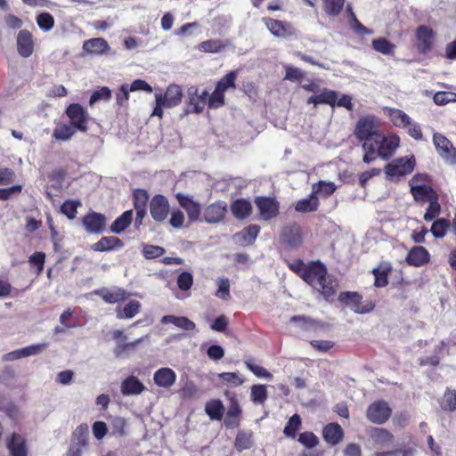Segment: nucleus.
<instances>
[{
  "instance_id": "nucleus-45",
  "label": "nucleus",
  "mask_w": 456,
  "mask_h": 456,
  "mask_svg": "<svg viewBox=\"0 0 456 456\" xmlns=\"http://www.w3.org/2000/svg\"><path fill=\"white\" fill-rule=\"evenodd\" d=\"M372 47L378 53L390 55L395 53V45L385 37H379L372 40Z\"/></svg>"
},
{
  "instance_id": "nucleus-19",
  "label": "nucleus",
  "mask_w": 456,
  "mask_h": 456,
  "mask_svg": "<svg viewBox=\"0 0 456 456\" xmlns=\"http://www.w3.org/2000/svg\"><path fill=\"white\" fill-rule=\"evenodd\" d=\"M260 230V225L252 224L236 232L233 235V239L236 243L241 247L251 246L255 243L257 236L259 235Z\"/></svg>"
},
{
  "instance_id": "nucleus-43",
  "label": "nucleus",
  "mask_w": 456,
  "mask_h": 456,
  "mask_svg": "<svg viewBox=\"0 0 456 456\" xmlns=\"http://www.w3.org/2000/svg\"><path fill=\"white\" fill-rule=\"evenodd\" d=\"M141 309V303L137 300L129 301L121 310L117 309V317L118 319H131L134 317Z\"/></svg>"
},
{
  "instance_id": "nucleus-1",
  "label": "nucleus",
  "mask_w": 456,
  "mask_h": 456,
  "mask_svg": "<svg viewBox=\"0 0 456 456\" xmlns=\"http://www.w3.org/2000/svg\"><path fill=\"white\" fill-rule=\"evenodd\" d=\"M289 268L310 285L330 304L335 301L339 282L336 277L330 275L326 265L320 260L305 263L302 259H297L293 263H288Z\"/></svg>"
},
{
  "instance_id": "nucleus-32",
  "label": "nucleus",
  "mask_w": 456,
  "mask_h": 456,
  "mask_svg": "<svg viewBox=\"0 0 456 456\" xmlns=\"http://www.w3.org/2000/svg\"><path fill=\"white\" fill-rule=\"evenodd\" d=\"M11 456H27L26 440L19 434L13 433L7 444Z\"/></svg>"
},
{
  "instance_id": "nucleus-10",
  "label": "nucleus",
  "mask_w": 456,
  "mask_h": 456,
  "mask_svg": "<svg viewBox=\"0 0 456 456\" xmlns=\"http://www.w3.org/2000/svg\"><path fill=\"white\" fill-rule=\"evenodd\" d=\"M392 415V409L385 400H378L370 403L366 411V417L373 424L386 423Z\"/></svg>"
},
{
  "instance_id": "nucleus-47",
  "label": "nucleus",
  "mask_w": 456,
  "mask_h": 456,
  "mask_svg": "<svg viewBox=\"0 0 456 456\" xmlns=\"http://www.w3.org/2000/svg\"><path fill=\"white\" fill-rule=\"evenodd\" d=\"M238 76L237 70H232L226 75H224L216 86V88L225 93L229 88H235V81Z\"/></svg>"
},
{
  "instance_id": "nucleus-28",
  "label": "nucleus",
  "mask_w": 456,
  "mask_h": 456,
  "mask_svg": "<svg viewBox=\"0 0 456 456\" xmlns=\"http://www.w3.org/2000/svg\"><path fill=\"white\" fill-rule=\"evenodd\" d=\"M153 380L157 386L169 388L175 383L176 374L172 369L163 367L155 371Z\"/></svg>"
},
{
  "instance_id": "nucleus-49",
  "label": "nucleus",
  "mask_w": 456,
  "mask_h": 456,
  "mask_svg": "<svg viewBox=\"0 0 456 456\" xmlns=\"http://www.w3.org/2000/svg\"><path fill=\"white\" fill-rule=\"evenodd\" d=\"M441 213V205L439 203V195L428 201V207L424 214V220L430 222L435 220Z\"/></svg>"
},
{
  "instance_id": "nucleus-56",
  "label": "nucleus",
  "mask_w": 456,
  "mask_h": 456,
  "mask_svg": "<svg viewBox=\"0 0 456 456\" xmlns=\"http://www.w3.org/2000/svg\"><path fill=\"white\" fill-rule=\"evenodd\" d=\"M345 0H324L323 7L328 15L337 16L343 10Z\"/></svg>"
},
{
  "instance_id": "nucleus-9",
  "label": "nucleus",
  "mask_w": 456,
  "mask_h": 456,
  "mask_svg": "<svg viewBox=\"0 0 456 456\" xmlns=\"http://www.w3.org/2000/svg\"><path fill=\"white\" fill-rule=\"evenodd\" d=\"M415 47L417 51L419 53L426 55L434 48L436 32L433 28L426 25H419L415 30Z\"/></svg>"
},
{
  "instance_id": "nucleus-40",
  "label": "nucleus",
  "mask_w": 456,
  "mask_h": 456,
  "mask_svg": "<svg viewBox=\"0 0 456 456\" xmlns=\"http://www.w3.org/2000/svg\"><path fill=\"white\" fill-rule=\"evenodd\" d=\"M439 405L444 411H456V390L447 387L439 399Z\"/></svg>"
},
{
  "instance_id": "nucleus-11",
  "label": "nucleus",
  "mask_w": 456,
  "mask_h": 456,
  "mask_svg": "<svg viewBox=\"0 0 456 456\" xmlns=\"http://www.w3.org/2000/svg\"><path fill=\"white\" fill-rule=\"evenodd\" d=\"M282 246L287 249H294L303 243V233L297 223L286 224L280 236Z\"/></svg>"
},
{
  "instance_id": "nucleus-42",
  "label": "nucleus",
  "mask_w": 456,
  "mask_h": 456,
  "mask_svg": "<svg viewBox=\"0 0 456 456\" xmlns=\"http://www.w3.org/2000/svg\"><path fill=\"white\" fill-rule=\"evenodd\" d=\"M76 128L71 124L60 123L53 132V136L58 141H68L76 133Z\"/></svg>"
},
{
  "instance_id": "nucleus-38",
  "label": "nucleus",
  "mask_w": 456,
  "mask_h": 456,
  "mask_svg": "<svg viewBox=\"0 0 456 456\" xmlns=\"http://www.w3.org/2000/svg\"><path fill=\"white\" fill-rule=\"evenodd\" d=\"M253 444V433L252 431L240 430L238 432L235 440L234 447L238 452L250 449Z\"/></svg>"
},
{
  "instance_id": "nucleus-57",
  "label": "nucleus",
  "mask_w": 456,
  "mask_h": 456,
  "mask_svg": "<svg viewBox=\"0 0 456 456\" xmlns=\"http://www.w3.org/2000/svg\"><path fill=\"white\" fill-rule=\"evenodd\" d=\"M371 436L379 444H388L394 441L393 434L385 428H375Z\"/></svg>"
},
{
  "instance_id": "nucleus-16",
  "label": "nucleus",
  "mask_w": 456,
  "mask_h": 456,
  "mask_svg": "<svg viewBox=\"0 0 456 456\" xmlns=\"http://www.w3.org/2000/svg\"><path fill=\"white\" fill-rule=\"evenodd\" d=\"M433 142L435 147L440 156L446 160L456 163V149L452 143L444 135L439 133H435L433 135Z\"/></svg>"
},
{
  "instance_id": "nucleus-60",
  "label": "nucleus",
  "mask_w": 456,
  "mask_h": 456,
  "mask_svg": "<svg viewBox=\"0 0 456 456\" xmlns=\"http://www.w3.org/2000/svg\"><path fill=\"white\" fill-rule=\"evenodd\" d=\"M80 205L79 201L75 200H66L61 206V211L69 219L72 220L76 217L77 213V208Z\"/></svg>"
},
{
  "instance_id": "nucleus-63",
  "label": "nucleus",
  "mask_w": 456,
  "mask_h": 456,
  "mask_svg": "<svg viewBox=\"0 0 456 456\" xmlns=\"http://www.w3.org/2000/svg\"><path fill=\"white\" fill-rule=\"evenodd\" d=\"M219 379L232 387L240 386L244 380L237 372H222L218 375Z\"/></svg>"
},
{
  "instance_id": "nucleus-17",
  "label": "nucleus",
  "mask_w": 456,
  "mask_h": 456,
  "mask_svg": "<svg viewBox=\"0 0 456 456\" xmlns=\"http://www.w3.org/2000/svg\"><path fill=\"white\" fill-rule=\"evenodd\" d=\"M227 213V204L224 201L217 200L208 205L203 212V218L208 224H217L222 222Z\"/></svg>"
},
{
  "instance_id": "nucleus-18",
  "label": "nucleus",
  "mask_w": 456,
  "mask_h": 456,
  "mask_svg": "<svg viewBox=\"0 0 456 456\" xmlns=\"http://www.w3.org/2000/svg\"><path fill=\"white\" fill-rule=\"evenodd\" d=\"M431 256L423 246H413L408 252L405 262L413 267H421L430 263Z\"/></svg>"
},
{
  "instance_id": "nucleus-31",
  "label": "nucleus",
  "mask_w": 456,
  "mask_h": 456,
  "mask_svg": "<svg viewBox=\"0 0 456 456\" xmlns=\"http://www.w3.org/2000/svg\"><path fill=\"white\" fill-rule=\"evenodd\" d=\"M110 49L108 42L102 37L91 38L84 42L83 50L90 54L101 55Z\"/></svg>"
},
{
  "instance_id": "nucleus-30",
  "label": "nucleus",
  "mask_w": 456,
  "mask_h": 456,
  "mask_svg": "<svg viewBox=\"0 0 456 456\" xmlns=\"http://www.w3.org/2000/svg\"><path fill=\"white\" fill-rule=\"evenodd\" d=\"M95 294L100 296L102 300L108 304L124 302L129 297L127 291L121 288H117L113 290L107 289H99L95 291Z\"/></svg>"
},
{
  "instance_id": "nucleus-2",
  "label": "nucleus",
  "mask_w": 456,
  "mask_h": 456,
  "mask_svg": "<svg viewBox=\"0 0 456 456\" xmlns=\"http://www.w3.org/2000/svg\"><path fill=\"white\" fill-rule=\"evenodd\" d=\"M362 146L364 151V163L370 164L378 157L388 160L399 148L400 137L394 133L386 135L381 132L371 142L362 143Z\"/></svg>"
},
{
  "instance_id": "nucleus-22",
  "label": "nucleus",
  "mask_w": 456,
  "mask_h": 456,
  "mask_svg": "<svg viewBox=\"0 0 456 456\" xmlns=\"http://www.w3.org/2000/svg\"><path fill=\"white\" fill-rule=\"evenodd\" d=\"M344 436L342 427L337 422L329 423L322 428V437L331 446L338 444L343 440Z\"/></svg>"
},
{
  "instance_id": "nucleus-44",
  "label": "nucleus",
  "mask_w": 456,
  "mask_h": 456,
  "mask_svg": "<svg viewBox=\"0 0 456 456\" xmlns=\"http://www.w3.org/2000/svg\"><path fill=\"white\" fill-rule=\"evenodd\" d=\"M302 425L301 418L298 414L292 415L288 422L286 423V426L283 429V434L285 436L295 439L297 436V432L299 430Z\"/></svg>"
},
{
  "instance_id": "nucleus-4",
  "label": "nucleus",
  "mask_w": 456,
  "mask_h": 456,
  "mask_svg": "<svg viewBox=\"0 0 456 456\" xmlns=\"http://www.w3.org/2000/svg\"><path fill=\"white\" fill-rule=\"evenodd\" d=\"M381 125V119L374 114L361 116L355 123L354 134L362 143L371 142L382 132Z\"/></svg>"
},
{
  "instance_id": "nucleus-52",
  "label": "nucleus",
  "mask_w": 456,
  "mask_h": 456,
  "mask_svg": "<svg viewBox=\"0 0 456 456\" xmlns=\"http://www.w3.org/2000/svg\"><path fill=\"white\" fill-rule=\"evenodd\" d=\"M37 26L44 31L51 30L55 24L53 16L50 12H41L36 17Z\"/></svg>"
},
{
  "instance_id": "nucleus-37",
  "label": "nucleus",
  "mask_w": 456,
  "mask_h": 456,
  "mask_svg": "<svg viewBox=\"0 0 456 456\" xmlns=\"http://www.w3.org/2000/svg\"><path fill=\"white\" fill-rule=\"evenodd\" d=\"M338 100V94L332 90H325L317 95L310 96L307 100V103L317 104H329L331 107L336 105Z\"/></svg>"
},
{
  "instance_id": "nucleus-14",
  "label": "nucleus",
  "mask_w": 456,
  "mask_h": 456,
  "mask_svg": "<svg viewBox=\"0 0 456 456\" xmlns=\"http://www.w3.org/2000/svg\"><path fill=\"white\" fill-rule=\"evenodd\" d=\"M415 159L413 156L411 158H399L394 162L388 163L385 167V172L389 176H403L411 174L415 167Z\"/></svg>"
},
{
  "instance_id": "nucleus-25",
  "label": "nucleus",
  "mask_w": 456,
  "mask_h": 456,
  "mask_svg": "<svg viewBox=\"0 0 456 456\" xmlns=\"http://www.w3.org/2000/svg\"><path fill=\"white\" fill-rule=\"evenodd\" d=\"M393 271L390 262H380L379 265L371 271L374 276V287L384 288L388 285V277Z\"/></svg>"
},
{
  "instance_id": "nucleus-36",
  "label": "nucleus",
  "mask_w": 456,
  "mask_h": 456,
  "mask_svg": "<svg viewBox=\"0 0 456 456\" xmlns=\"http://www.w3.org/2000/svg\"><path fill=\"white\" fill-rule=\"evenodd\" d=\"M161 323H172L183 330H193L196 329V324L185 316L165 315L161 319Z\"/></svg>"
},
{
  "instance_id": "nucleus-48",
  "label": "nucleus",
  "mask_w": 456,
  "mask_h": 456,
  "mask_svg": "<svg viewBox=\"0 0 456 456\" xmlns=\"http://www.w3.org/2000/svg\"><path fill=\"white\" fill-rule=\"evenodd\" d=\"M225 48V45L220 39H209L201 42L199 45V49L204 53H216Z\"/></svg>"
},
{
  "instance_id": "nucleus-51",
  "label": "nucleus",
  "mask_w": 456,
  "mask_h": 456,
  "mask_svg": "<svg viewBox=\"0 0 456 456\" xmlns=\"http://www.w3.org/2000/svg\"><path fill=\"white\" fill-rule=\"evenodd\" d=\"M265 385H253L250 391L251 401L255 403H264L267 399Z\"/></svg>"
},
{
  "instance_id": "nucleus-54",
  "label": "nucleus",
  "mask_w": 456,
  "mask_h": 456,
  "mask_svg": "<svg viewBox=\"0 0 456 456\" xmlns=\"http://www.w3.org/2000/svg\"><path fill=\"white\" fill-rule=\"evenodd\" d=\"M225 103L224 93L215 88L211 94H208V107L209 109H218Z\"/></svg>"
},
{
  "instance_id": "nucleus-13",
  "label": "nucleus",
  "mask_w": 456,
  "mask_h": 456,
  "mask_svg": "<svg viewBox=\"0 0 456 456\" xmlns=\"http://www.w3.org/2000/svg\"><path fill=\"white\" fill-rule=\"evenodd\" d=\"M151 218L157 223H163L170 213L167 198L162 194L154 195L149 203Z\"/></svg>"
},
{
  "instance_id": "nucleus-34",
  "label": "nucleus",
  "mask_w": 456,
  "mask_h": 456,
  "mask_svg": "<svg viewBox=\"0 0 456 456\" xmlns=\"http://www.w3.org/2000/svg\"><path fill=\"white\" fill-rule=\"evenodd\" d=\"M89 428L86 423L78 425L72 433L71 444L81 449L85 448L88 443Z\"/></svg>"
},
{
  "instance_id": "nucleus-15",
  "label": "nucleus",
  "mask_w": 456,
  "mask_h": 456,
  "mask_svg": "<svg viewBox=\"0 0 456 456\" xmlns=\"http://www.w3.org/2000/svg\"><path fill=\"white\" fill-rule=\"evenodd\" d=\"M106 216L94 211L87 213L82 218V224L88 233H102L106 229Z\"/></svg>"
},
{
  "instance_id": "nucleus-23",
  "label": "nucleus",
  "mask_w": 456,
  "mask_h": 456,
  "mask_svg": "<svg viewBox=\"0 0 456 456\" xmlns=\"http://www.w3.org/2000/svg\"><path fill=\"white\" fill-rule=\"evenodd\" d=\"M230 209L232 216L237 220H245L248 218L253 211L250 200L244 198H240L232 201Z\"/></svg>"
},
{
  "instance_id": "nucleus-61",
  "label": "nucleus",
  "mask_w": 456,
  "mask_h": 456,
  "mask_svg": "<svg viewBox=\"0 0 456 456\" xmlns=\"http://www.w3.org/2000/svg\"><path fill=\"white\" fill-rule=\"evenodd\" d=\"M433 101L436 105H445L456 102V93L437 92L434 94Z\"/></svg>"
},
{
  "instance_id": "nucleus-64",
  "label": "nucleus",
  "mask_w": 456,
  "mask_h": 456,
  "mask_svg": "<svg viewBox=\"0 0 456 456\" xmlns=\"http://www.w3.org/2000/svg\"><path fill=\"white\" fill-rule=\"evenodd\" d=\"M176 282L179 289L189 290L193 284V276L189 272H183L178 275Z\"/></svg>"
},
{
  "instance_id": "nucleus-33",
  "label": "nucleus",
  "mask_w": 456,
  "mask_h": 456,
  "mask_svg": "<svg viewBox=\"0 0 456 456\" xmlns=\"http://www.w3.org/2000/svg\"><path fill=\"white\" fill-rule=\"evenodd\" d=\"M133 210L129 209L125 211L122 215L117 217L110 225V232L112 233L120 234L126 228L130 226L133 221Z\"/></svg>"
},
{
  "instance_id": "nucleus-8",
  "label": "nucleus",
  "mask_w": 456,
  "mask_h": 456,
  "mask_svg": "<svg viewBox=\"0 0 456 456\" xmlns=\"http://www.w3.org/2000/svg\"><path fill=\"white\" fill-rule=\"evenodd\" d=\"M65 114L77 130L86 133L88 130L89 114L80 103H70L65 110Z\"/></svg>"
},
{
  "instance_id": "nucleus-53",
  "label": "nucleus",
  "mask_w": 456,
  "mask_h": 456,
  "mask_svg": "<svg viewBox=\"0 0 456 456\" xmlns=\"http://www.w3.org/2000/svg\"><path fill=\"white\" fill-rule=\"evenodd\" d=\"M297 441L303 446L308 449L314 448L319 444L318 436L311 431H305L303 433H300Z\"/></svg>"
},
{
  "instance_id": "nucleus-26",
  "label": "nucleus",
  "mask_w": 456,
  "mask_h": 456,
  "mask_svg": "<svg viewBox=\"0 0 456 456\" xmlns=\"http://www.w3.org/2000/svg\"><path fill=\"white\" fill-rule=\"evenodd\" d=\"M124 242L116 236L102 237L97 242L91 246V248L96 252H105L120 249L124 247Z\"/></svg>"
},
{
  "instance_id": "nucleus-21",
  "label": "nucleus",
  "mask_w": 456,
  "mask_h": 456,
  "mask_svg": "<svg viewBox=\"0 0 456 456\" xmlns=\"http://www.w3.org/2000/svg\"><path fill=\"white\" fill-rule=\"evenodd\" d=\"M176 200L179 205L186 211L191 222H195L200 219L201 206L199 202L194 201L191 198L183 193H177Z\"/></svg>"
},
{
  "instance_id": "nucleus-20",
  "label": "nucleus",
  "mask_w": 456,
  "mask_h": 456,
  "mask_svg": "<svg viewBox=\"0 0 456 456\" xmlns=\"http://www.w3.org/2000/svg\"><path fill=\"white\" fill-rule=\"evenodd\" d=\"M35 43L33 35L27 29H21L17 36V51L23 58H28L34 52Z\"/></svg>"
},
{
  "instance_id": "nucleus-3",
  "label": "nucleus",
  "mask_w": 456,
  "mask_h": 456,
  "mask_svg": "<svg viewBox=\"0 0 456 456\" xmlns=\"http://www.w3.org/2000/svg\"><path fill=\"white\" fill-rule=\"evenodd\" d=\"M183 93L182 87L177 84H169L164 94L161 92L155 94V107L151 116H156L159 119L163 118V109H171L178 106L183 100Z\"/></svg>"
},
{
  "instance_id": "nucleus-55",
  "label": "nucleus",
  "mask_w": 456,
  "mask_h": 456,
  "mask_svg": "<svg viewBox=\"0 0 456 456\" xmlns=\"http://www.w3.org/2000/svg\"><path fill=\"white\" fill-rule=\"evenodd\" d=\"M112 435L114 436L123 437L126 436V420L122 417H114L110 421Z\"/></svg>"
},
{
  "instance_id": "nucleus-41",
  "label": "nucleus",
  "mask_w": 456,
  "mask_h": 456,
  "mask_svg": "<svg viewBox=\"0 0 456 456\" xmlns=\"http://www.w3.org/2000/svg\"><path fill=\"white\" fill-rule=\"evenodd\" d=\"M319 207L318 198L312 193L308 198L298 200L295 206V210L300 213L316 211Z\"/></svg>"
},
{
  "instance_id": "nucleus-5",
  "label": "nucleus",
  "mask_w": 456,
  "mask_h": 456,
  "mask_svg": "<svg viewBox=\"0 0 456 456\" xmlns=\"http://www.w3.org/2000/svg\"><path fill=\"white\" fill-rule=\"evenodd\" d=\"M338 301L343 306H350L356 314H368L375 308L373 301L362 302V296L356 291H343L338 296Z\"/></svg>"
},
{
  "instance_id": "nucleus-62",
  "label": "nucleus",
  "mask_w": 456,
  "mask_h": 456,
  "mask_svg": "<svg viewBox=\"0 0 456 456\" xmlns=\"http://www.w3.org/2000/svg\"><path fill=\"white\" fill-rule=\"evenodd\" d=\"M244 363H245L246 367L250 371H252L256 377L266 378L268 379H271L273 378V375L271 372H269L267 370H265L262 366L254 364L251 359L244 361Z\"/></svg>"
},
{
  "instance_id": "nucleus-35",
  "label": "nucleus",
  "mask_w": 456,
  "mask_h": 456,
  "mask_svg": "<svg viewBox=\"0 0 456 456\" xmlns=\"http://www.w3.org/2000/svg\"><path fill=\"white\" fill-rule=\"evenodd\" d=\"M143 390V384L134 376L126 378L121 384V392L126 395H139Z\"/></svg>"
},
{
  "instance_id": "nucleus-58",
  "label": "nucleus",
  "mask_w": 456,
  "mask_h": 456,
  "mask_svg": "<svg viewBox=\"0 0 456 456\" xmlns=\"http://www.w3.org/2000/svg\"><path fill=\"white\" fill-rule=\"evenodd\" d=\"M166 250L163 247L145 244L142 248V253L146 259H155L165 254Z\"/></svg>"
},
{
  "instance_id": "nucleus-39",
  "label": "nucleus",
  "mask_w": 456,
  "mask_h": 456,
  "mask_svg": "<svg viewBox=\"0 0 456 456\" xmlns=\"http://www.w3.org/2000/svg\"><path fill=\"white\" fill-rule=\"evenodd\" d=\"M205 411L211 419L221 420L224 417V407L220 400L214 399L206 403Z\"/></svg>"
},
{
  "instance_id": "nucleus-24",
  "label": "nucleus",
  "mask_w": 456,
  "mask_h": 456,
  "mask_svg": "<svg viewBox=\"0 0 456 456\" xmlns=\"http://www.w3.org/2000/svg\"><path fill=\"white\" fill-rule=\"evenodd\" d=\"M241 408L235 397L231 398L229 409L224 419V424L227 428H236L240 426L241 418Z\"/></svg>"
},
{
  "instance_id": "nucleus-59",
  "label": "nucleus",
  "mask_w": 456,
  "mask_h": 456,
  "mask_svg": "<svg viewBox=\"0 0 456 456\" xmlns=\"http://www.w3.org/2000/svg\"><path fill=\"white\" fill-rule=\"evenodd\" d=\"M111 98V90L107 86H102L95 90L89 100V104L94 105L99 101H109Z\"/></svg>"
},
{
  "instance_id": "nucleus-29",
  "label": "nucleus",
  "mask_w": 456,
  "mask_h": 456,
  "mask_svg": "<svg viewBox=\"0 0 456 456\" xmlns=\"http://www.w3.org/2000/svg\"><path fill=\"white\" fill-rule=\"evenodd\" d=\"M384 112L396 127L406 128L411 125V118L400 109L385 107Z\"/></svg>"
},
{
  "instance_id": "nucleus-12",
  "label": "nucleus",
  "mask_w": 456,
  "mask_h": 456,
  "mask_svg": "<svg viewBox=\"0 0 456 456\" xmlns=\"http://www.w3.org/2000/svg\"><path fill=\"white\" fill-rule=\"evenodd\" d=\"M262 20L270 33L275 37L289 38L297 35L296 28L289 21L270 17H265Z\"/></svg>"
},
{
  "instance_id": "nucleus-46",
  "label": "nucleus",
  "mask_w": 456,
  "mask_h": 456,
  "mask_svg": "<svg viewBox=\"0 0 456 456\" xmlns=\"http://www.w3.org/2000/svg\"><path fill=\"white\" fill-rule=\"evenodd\" d=\"M451 223L445 218H438L432 224L430 232L436 239H442L445 236L447 230L450 228Z\"/></svg>"
},
{
  "instance_id": "nucleus-50",
  "label": "nucleus",
  "mask_w": 456,
  "mask_h": 456,
  "mask_svg": "<svg viewBox=\"0 0 456 456\" xmlns=\"http://www.w3.org/2000/svg\"><path fill=\"white\" fill-rule=\"evenodd\" d=\"M149 194L144 189H136L133 193V205L134 209H146Z\"/></svg>"
},
{
  "instance_id": "nucleus-27",
  "label": "nucleus",
  "mask_w": 456,
  "mask_h": 456,
  "mask_svg": "<svg viewBox=\"0 0 456 456\" xmlns=\"http://www.w3.org/2000/svg\"><path fill=\"white\" fill-rule=\"evenodd\" d=\"M411 193L418 203L431 201V200L438 196L437 191L433 187L426 184L411 185Z\"/></svg>"
},
{
  "instance_id": "nucleus-6",
  "label": "nucleus",
  "mask_w": 456,
  "mask_h": 456,
  "mask_svg": "<svg viewBox=\"0 0 456 456\" xmlns=\"http://www.w3.org/2000/svg\"><path fill=\"white\" fill-rule=\"evenodd\" d=\"M208 91L204 89L200 91L198 86H191L187 89V101L184 109L185 114L201 113L205 106L208 105Z\"/></svg>"
},
{
  "instance_id": "nucleus-7",
  "label": "nucleus",
  "mask_w": 456,
  "mask_h": 456,
  "mask_svg": "<svg viewBox=\"0 0 456 456\" xmlns=\"http://www.w3.org/2000/svg\"><path fill=\"white\" fill-rule=\"evenodd\" d=\"M254 203L258 210L259 219L269 221L277 217L280 214V202L275 197L257 196Z\"/></svg>"
}]
</instances>
